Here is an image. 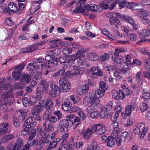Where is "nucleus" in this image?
Returning <instances> with one entry per match:
<instances>
[{"mask_svg": "<svg viewBox=\"0 0 150 150\" xmlns=\"http://www.w3.org/2000/svg\"><path fill=\"white\" fill-rule=\"evenodd\" d=\"M74 69L71 70V73L72 75H77L79 74H81L84 72V71L81 68L78 66H75L74 64V67H72Z\"/></svg>", "mask_w": 150, "mask_h": 150, "instance_id": "4be33fe9", "label": "nucleus"}, {"mask_svg": "<svg viewBox=\"0 0 150 150\" xmlns=\"http://www.w3.org/2000/svg\"><path fill=\"white\" fill-rule=\"evenodd\" d=\"M105 92L104 90L99 89L94 93H91V94L98 98L102 97L104 96Z\"/></svg>", "mask_w": 150, "mask_h": 150, "instance_id": "c85d7f7f", "label": "nucleus"}, {"mask_svg": "<svg viewBox=\"0 0 150 150\" xmlns=\"http://www.w3.org/2000/svg\"><path fill=\"white\" fill-rule=\"evenodd\" d=\"M90 100H89V105L88 106L87 112H90V110H94L98 108V105L100 103V101L98 98L95 97L91 93L90 94Z\"/></svg>", "mask_w": 150, "mask_h": 150, "instance_id": "20e7f679", "label": "nucleus"}, {"mask_svg": "<svg viewBox=\"0 0 150 150\" xmlns=\"http://www.w3.org/2000/svg\"><path fill=\"white\" fill-rule=\"evenodd\" d=\"M36 124V121L34 117H29L27 118L23 125V130L21 132V135L25 136L27 134L30 129L31 127H34Z\"/></svg>", "mask_w": 150, "mask_h": 150, "instance_id": "f257e3e1", "label": "nucleus"}, {"mask_svg": "<svg viewBox=\"0 0 150 150\" xmlns=\"http://www.w3.org/2000/svg\"><path fill=\"white\" fill-rule=\"evenodd\" d=\"M36 64L35 62L30 63L27 65V69L29 71V73L30 74L36 70Z\"/></svg>", "mask_w": 150, "mask_h": 150, "instance_id": "7c9ffc66", "label": "nucleus"}, {"mask_svg": "<svg viewBox=\"0 0 150 150\" xmlns=\"http://www.w3.org/2000/svg\"><path fill=\"white\" fill-rule=\"evenodd\" d=\"M60 91L65 92L69 91L71 88V84L67 80L62 78L59 81Z\"/></svg>", "mask_w": 150, "mask_h": 150, "instance_id": "6e6552de", "label": "nucleus"}, {"mask_svg": "<svg viewBox=\"0 0 150 150\" xmlns=\"http://www.w3.org/2000/svg\"><path fill=\"white\" fill-rule=\"evenodd\" d=\"M15 137V136L13 134L5 135L2 137L1 140L3 143H6L9 140L13 139Z\"/></svg>", "mask_w": 150, "mask_h": 150, "instance_id": "5701e85b", "label": "nucleus"}, {"mask_svg": "<svg viewBox=\"0 0 150 150\" xmlns=\"http://www.w3.org/2000/svg\"><path fill=\"white\" fill-rule=\"evenodd\" d=\"M86 59L91 61H96L98 59L99 57L94 52H90L86 54Z\"/></svg>", "mask_w": 150, "mask_h": 150, "instance_id": "aec40b11", "label": "nucleus"}, {"mask_svg": "<svg viewBox=\"0 0 150 150\" xmlns=\"http://www.w3.org/2000/svg\"><path fill=\"white\" fill-rule=\"evenodd\" d=\"M50 113H51V112H50L49 111L47 110L46 111L44 115V117L46 119H47L51 124L56 123L58 120L57 118L54 116L49 117Z\"/></svg>", "mask_w": 150, "mask_h": 150, "instance_id": "2eb2a0df", "label": "nucleus"}, {"mask_svg": "<svg viewBox=\"0 0 150 150\" xmlns=\"http://www.w3.org/2000/svg\"><path fill=\"white\" fill-rule=\"evenodd\" d=\"M13 89L12 86L11 85L9 84H5L4 86L1 85L0 87V93H1L4 90H5L7 92L9 91L11 92Z\"/></svg>", "mask_w": 150, "mask_h": 150, "instance_id": "473e14b6", "label": "nucleus"}, {"mask_svg": "<svg viewBox=\"0 0 150 150\" xmlns=\"http://www.w3.org/2000/svg\"><path fill=\"white\" fill-rule=\"evenodd\" d=\"M125 51L124 49L122 48H116L115 50V52L112 56L115 57H119V53L120 52H124Z\"/></svg>", "mask_w": 150, "mask_h": 150, "instance_id": "864d4df0", "label": "nucleus"}, {"mask_svg": "<svg viewBox=\"0 0 150 150\" xmlns=\"http://www.w3.org/2000/svg\"><path fill=\"white\" fill-rule=\"evenodd\" d=\"M62 108L64 111H68L71 108V105L69 100L67 99H64L62 100Z\"/></svg>", "mask_w": 150, "mask_h": 150, "instance_id": "f3484780", "label": "nucleus"}, {"mask_svg": "<svg viewBox=\"0 0 150 150\" xmlns=\"http://www.w3.org/2000/svg\"><path fill=\"white\" fill-rule=\"evenodd\" d=\"M90 70L89 76L92 78H97L99 76H103V73L98 66L91 68Z\"/></svg>", "mask_w": 150, "mask_h": 150, "instance_id": "9d476101", "label": "nucleus"}, {"mask_svg": "<svg viewBox=\"0 0 150 150\" xmlns=\"http://www.w3.org/2000/svg\"><path fill=\"white\" fill-rule=\"evenodd\" d=\"M22 77L23 81L26 82L27 83L29 82L31 78L30 75L28 74H25L23 75Z\"/></svg>", "mask_w": 150, "mask_h": 150, "instance_id": "bf43d9fd", "label": "nucleus"}, {"mask_svg": "<svg viewBox=\"0 0 150 150\" xmlns=\"http://www.w3.org/2000/svg\"><path fill=\"white\" fill-rule=\"evenodd\" d=\"M72 49L71 48L65 47L63 49L62 52L64 55H67L72 53Z\"/></svg>", "mask_w": 150, "mask_h": 150, "instance_id": "3c124183", "label": "nucleus"}, {"mask_svg": "<svg viewBox=\"0 0 150 150\" xmlns=\"http://www.w3.org/2000/svg\"><path fill=\"white\" fill-rule=\"evenodd\" d=\"M43 127L44 131H46L48 132H52L54 129V126L53 125L50 124L47 125V123L46 122H45L43 124Z\"/></svg>", "mask_w": 150, "mask_h": 150, "instance_id": "bb28decb", "label": "nucleus"}, {"mask_svg": "<svg viewBox=\"0 0 150 150\" xmlns=\"http://www.w3.org/2000/svg\"><path fill=\"white\" fill-rule=\"evenodd\" d=\"M10 127L0 128V135H3L6 134H9L11 132Z\"/></svg>", "mask_w": 150, "mask_h": 150, "instance_id": "a18cd8bd", "label": "nucleus"}, {"mask_svg": "<svg viewBox=\"0 0 150 150\" xmlns=\"http://www.w3.org/2000/svg\"><path fill=\"white\" fill-rule=\"evenodd\" d=\"M13 98H10L6 99H4V104L5 105H11L13 103Z\"/></svg>", "mask_w": 150, "mask_h": 150, "instance_id": "69168bd1", "label": "nucleus"}, {"mask_svg": "<svg viewBox=\"0 0 150 150\" xmlns=\"http://www.w3.org/2000/svg\"><path fill=\"white\" fill-rule=\"evenodd\" d=\"M116 143L117 144V139L113 137L109 136L107 140V146L110 147H112Z\"/></svg>", "mask_w": 150, "mask_h": 150, "instance_id": "cd10ccee", "label": "nucleus"}, {"mask_svg": "<svg viewBox=\"0 0 150 150\" xmlns=\"http://www.w3.org/2000/svg\"><path fill=\"white\" fill-rule=\"evenodd\" d=\"M50 87L52 91L49 92L50 95L52 97H56L59 94V88L58 85L52 83L50 85Z\"/></svg>", "mask_w": 150, "mask_h": 150, "instance_id": "dca6fc26", "label": "nucleus"}, {"mask_svg": "<svg viewBox=\"0 0 150 150\" xmlns=\"http://www.w3.org/2000/svg\"><path fill=\"white\" fill-rule=\"evenodd\" d=\"M8 8L11 12L16 13L18 12V8L16 4L13 2H11L8 5Z\"/></svg>", "mask_w": 150, "mask_h": 150, "instance_id": "c756f323", "label": "nucleus"}, {"mask_svg": "<svg viewBox=\"0 0 150 150\" xmlns=\"http://www.w3.org/2000/svg\"><path fill=\"white\" fill-rule=\"evenodd\" d=\"M61 144V146L59 150H67L68 148H70V146L71 145L70 143L69 142H66V144H64L62 143Z\"/></svg>", "mask_w": 150, "mask_h": 150, "instance_id": "de8ad7c7", "label": "nucleus"}, {"mask_svg": "<svg viewBox=\"0 0 150 150\" xmlns=\"http://www.w3.org/2000/svg\"><path fill=\"white\" fill-rule=\"evenodd\" d=\"M57 49H55L53 51L49 50L47 52V55L45 57V59L50 63H52L54 66L58 65V61L59 60L55 56L58 54L57 52Z\"/></svg>", "mask_w": 150, "mask_h": 150, "instance_id": "7ed1b4c3", "label": "nucleus"}, {"mask_svg": "<svg viewBox=\"0 0 150 150\" xmlns=\"http://www.w3.org/2000/svg\"><path fill=\"white\" fill-rule=\"evenodd\" d=\"M1 97L4 99H6L10 98H13V96L11 92L9 91L3 93Z\"/></svg>", "mask_w": 150, "mask_h": 150, "instance_id": "e433bc0d", "label": "nucleus"}, {"mask_svg": "<svg viewBox=\"0 0 150 150\" xmlns=\"http://www.w3.org/2000/svg\"><path fill=\"white\" fill-rule=\"evenodd\" d=\"M40 83L42 85L43 90L46 91L48 90V88L50 85V82L47 81L46 80L42 79L41 80Z\"/></svg>", "mask_w": 150, "mask_h": 150, "instance_id": "ea45409f", "label": "nucleus"}, {"mask_svg": "<svg viewBox=\"0 0 150 150\" xmlns=\"http://www.w3.org/2000/svg\"><path fill=\"white\" fill-rule=\"evenodd\" d=\"M61 141V139L59 138H57L55 139L54 140L51 142L49 144L50 146L53 148L56 147L60 142Z\"/></svg>", "mask_w": 150, "mask_h": 150, "instance_id": "79ce46f5", "label": "nucleus"}, {"mask_svg": "<svg viewBox=\"0 0 150 150\" xmlns=\"http://www.w3.org/2000/svg\"><path fill=\"white\" fill-rule=\"evenodd\" d=\"M95 133L93 132V126L92 127L91 129H88L86 130L83 135V138L86 140L89 139L91 137L92 134Z\"/></svg>", "mask_w": 150, "mask_h": 150, "instance_id": "6ab92c4d", "label": "nucleus"}, {"mask_svg": "<svg viewBox=\"0 0 150 150\" xmlns=\"http://www.w3.org/2000/svg\"><path fill=\"white\" fill-rule=\"evenodd\" d=\"M139 36L142 39H144L148 37L150 35V32L146 29H143L140 31Z\"/></svg>", "mask_w": 150, "mask_h": 150, "instance_id": "a878e982", "label": "nucleus"}, {"mask_svg": "<svg viewBox=\"0 0 150 150\" xmlns=\"http://www.w3.org/2000/svg\"><path fill=\"white\" fill-rule=\"evenodd\" d=\"M88 8L87 9L94 12H99L102 10V8L101 6L96 4H91L87 5Z\"/></svg>", "mask_w": 150, "mask_h": 150, "instance_id": "a211bd4d", "label": "nucleus"}, {"mask_svg": "<svg viewBox=\"0 0 150 150\" xmlns=\"http://www.w3.org/2000/svg\"><path fill=\"white\" fill-rule=\"evenodd\" d=\"M79 50H77V53L80 54V57L81 58L84 57L85 56L84 54H83V53L86 52L88 51V49L87 48H81L79 49Z\"/></svg>", "mask_w": 150, "mask_h": 150, "instance_id": "603ef678", "label": "nucleus"}, {"mask_svg": "<svg viewBox=\"0 0 150 150\" xmlns=\"http://www.w3.org/2000/svg\"><path fill=\"white\" fill-rule=\"evenodd\" d=\"M23 141L21 138L17 139L16 142L14 144L17 150H20L23 145Z\"/></svg>", "mask_w": 150, "mask_h": 150, "instance_id": "72a5a7b5", "label": "nucleus"}, {"mask_svg": "<svg viewBox=\"0 0 150 150\" xmlns=\"http://www.w3.org/2000/svg\"><path fill=\"white\" fill-rule=\"evenodd\" d=\"M91 110H90V112L89 113L87 112L88 115L92 118L96 117L98 115V112L96 111L92 112Z\"/></svg>", "mask_w": 150, "mask_h": 150, "instance_id": "0e129e2a", "label": "nucleus"}, {"mask_svg": "<svg viewBox=\"0 0 150 150\" xmlns=\"http://www.w3.org/2000/svg\"><path fill=\"white\" fill-rule=\"evenodd\" d=\"M148 130V128L145 126L143 122H139L134 126V132L136 134H139L140 137H143L145 135Z\"/></svg>", "mask_w": 150, "mask_h": 150, "instance_id": "f03ea898", "label": "nucleus"}, {"mask_svg": "<svg viewBox=\"0 0 150 150\" xmlns=\"http://www.w3.org/2000/svg\"><path fill=\"white\" fill-rule=\"evenodd\" d=\"M112 59L115 62L118 64H122L124 62L123 57L121 56L115 57L114 56H112Z\"/></svg>", "mask_w": 150, "mask_h": 150, "instance_id": "37998d69", "label": "nucleus"}, {"mask_svg": "<svg viewBox=\"0 0 150 150\" xmlns=\"http://www.w3.org/2000/svg\"><path fill=\"white\" fill-rule=\"evenodd\" d=\"M85 9V6L80 4V6L76 7L74 11L76 13L82 12Z\"/></svg>", "mask_w": 150, "mask_h": 150, "instance_id": "09e8293b", "label": "nucleus"}, {"mask_svg": "<svg viewBox=\"0 0 150 150\" xmlns=\"http://www.w3.org/2000/svg\"><path fill=\"white\" fill-rule=\"evenodd\" d=\"M36 132L35 129H32L29 132L28 131V133L30 136L29 137V139H33V138L36 134Z\"/></svg>", "mask_w": 150, "mask_h": 150, "instance_id": "13d9d810", "label": "nucleus"}, {"mask_svg": "<svg viewBox=\"0 0 150 150\" xmlns=\"http://www.w3.org/2000/svg\"><path fill=\"white\" fill-rule=\"evenodd\" d=\"M109 54L108 53H105L100 57V60L103 62L110 58Z\"/></svg>", "mask_w": 150, "mask_h": 150, "instance_id": "052dcab7", "label": "nucleus"}, {"mask_svg": "<svg viewBox=\"0 0 150 150\" xmlns=\"http://www.w3.org/2000/svg\"><path fill=\"white\" fill-rule=\"evenodd\" d=\"M37 130L41 138L40 142L41 144H47L51 140L50 136L49 133H47L43 130L42 126L39 125L37 126Z\"/></svg>", "mask_w": 150, "mask_h": 150, "instance_id": "39448f33", "label": "nucleus"}, {"mask_svg": "<svg viewBox=\"0 0 150 150\" xmlns=\"http://www.w3.org/2000/svg\"><path fill=\"white\" fill-rule=\"evenodd\" d=\"M138 50L142 54L145 55L147 54L148 57L145 61L144 68L145 69L149 71H150V52H148L146 48L140 47L138 48Z\"/></svg>", "mask_w": 150, "mask_h": 150, "instance_id": "0eeeda50", "label": "nucleus"}, {"mask_svg": "<svg viewBox=\"0 0 150 150\" xmlns=\"http://www.w3.org/2000/svg\"><path fill=\"white\" fill-rule=\"evenodd\" d=\"M122 132V129H112V132L110 136L117 139V144L118 146L120 145L122 143L121 139L118 134Z\"/></svg>", "mask_w": 150, "mask_h": 150, "instance_id": "ddd939ff", "label": "nucleus"}, {"mask_svg": "<svg viewBox=\"0 0 150 150\" xmlns=\"http://www.w3.org/2000/svg\"><path fill=\"white\" fill-rule=\"evenodd\" d=\"M109 21L111 25H115L117 28H118V25L121 24L120 21L114 16L110 17L109 18Z\"/></svg>", "mask_w": 150, "mask_h": 150, "instance_id": "393cba45", "label": "nucleus"}, {"mask_svg": "<svg viewBox=\"0 0 150 150\" xmlns=\"http://www.w3.org/2000/svg\"><path fill=\"white\" fill-rule=\"evenodd\" d=\"M99 148L97 143L95 141H93L91 146H89L86 150H99Z\"/></svg>", "mask_w": 150, "mask_h": 150, "instance_id": "58836bf2", "label": "nucleus"}, {"mask_svg": "<svg viewBox=\"0 0 150 150\" xmlns=\"http://www.w3.org/2000/svg\"><path fill=\"white\" fill-rule=\"evenodd\" d=\"M42 2V1L41 0H40L38 1L34 2L33 7L35 9V11L34 12L39 9L40 7V4H41Z\"/></svg>", "mask_w": 150, "mask_h": 150, "instance_id": "4d7b16f0", "label": "nucleus"}, {"mask_svg": "<svg viewBox=\"0 0 150 150\" xmlns=\"http://www.w3.org/2000/svg\"><path fill=\"white\" fill-rule=\"evenodd\" d=\"M140 110L142 112L148 110L150 111V107L148 106V104L146 103V100L143 102L140 105Z\"/></svg>", "mask_w": 150, "mask_h": 150, "instance_id": "f704fd0d", "label": "nucleus"}, {"mask_svg": "<svg viewBox=\"0 0 150 150\" xmlns=\"http://www.w3.org/2000/svg\"><path fill=\"white\" fill-rule=\"evenodd\" d=\"M110 4L111 5V2L107 0L101 2L100 4L101 7H102V9H103L105 10L108 8Z\"/></svg>", "mask_w": 150, "mask_h": 150, "instance_id": "a19ab883", "label": "nucleus"}, {"mask_svg": "<svg viewBox=\"0 0 150 150\" xmlns=\"http://www.w3.org/2000/svg\"><path fill=\"white\" fill-rule=\"evenodd\" d=\"M137 104L134 100H133L130 104L126 107L125 110V114L126 115L129 116L131 115L132 111H134L136 108Z\"/></svg>", "mask_w": 150, "mask_h": 150, "instance_id": "f8f14e48", "label": "nucleus"}, {"mask_svg": "<svg viewBox=\"0 0 150 150\" xmlns=\"http://www.w3.org/2000/svg\"><path fill=\"white\" fill-rule=\"evenodd\" d=\"M141 5L139 3H131L128 2L127 4V7L133 10H139L140 8L138 7L140 6Z\"/></svg>", "mask_w": 150, "mask_h": 150, "instance_id": "b1692460", "label": "nucleus"}, {"mask_svg": "<svg viewBox=\"0 0 150 150\" xmlns=\"http://www.w3.org/2000/svg\"><path fill=\"white\" fill-rule=\"evenodd\" d=\"M125 86H122V88H124L123 90L125 96H128L131 95L133 93L132 91L129 89L128 88H125Z\"/></svg>", "mask_w": 150, "mask_h": 150, "instance_id": "6e6d98bb", "label": "nucleus"}, {"mask_svg": "<svg viewBox=\"0 0 150 150\" xmlns=\"http://www.w3.org/2000/svg\"><path fill=\"white\" fill-rule=\"evenodd\" d=\"M123 18L126 22L129 23L130 24L134 22V19L131 17L127 15H124L123 16Z\"/></svg>", "mask_w": 150, "mask_h": 150, "instance_id": "680f3d73", "label": "nucleus"}, {"mask_svg": "<svg viewBox=\"0 0 150 150\" xmlns=\"http://www.w3.org/2000/svg\"><path fill=\"white\" fill-rule=\"evenodd\" d=\"M73 124V122L69 120H62L59 122L57 127L59 129L61 132H66L68 130V127H72Z\"/></svg>", "mask_w": 150, "mask_h": 150, "instance_id": "423d86ee", "label": "nucleus"}, {"mask_svg": "<svg viewBox=\"0 0 150 150\" xmlns=\"http://www.w3.org/2000/svg\"><path fill=\"white\" fill-rule=\"evenodd\" d=\"M40 104L42 105L44 108H47L46 111H49L50 112L51 111L49 109L51 108L53 104V101L50 99H47V100H45V99H43L42 100H40Z\"/></svg>", "mask_w": 150, "mask_h": 150, "instance_id": "4468645a", "label": "nucleus"}, {"mask_svg": "<svg viewBox=\"0 0 150 150\" xmlns=\"http://www.w3.org/2000/svg\"><path fill=\"white\" fill-rule=\"evenodd\" d=\"M25 65V63H23L13 69L12 77L14 80H16L19 79L22 70L24 68Z\"/></svg>", "mask_w": 150, "mask_h": 150, "instance_id": "1a4fd4ad", "label": "nucleus"}, {"mask_svg": "<svg viewBox=\"0 0 150 150\" xmlns=\"http://www.w3.org/2000/svg\"><path fill=\"white\" fill-rule=\"evenodd\" d=\"M31 76L35 80L40 79L42 77V73L40 71L38 70H35L30 74Z\"/></svg>", "mask_w": 150, "mask_h": 150, "instance_id": "2f4dec72", "label": "nucleus"}, {"mask_svg": "<svg viewBox=\"0 0 150 150\" xmlns=\"http://www.w3.org/2000/svg\"><path fill=\"white\" fill-rule=\"evenodd\" d=\"M43 107L42 105H37L34 106L32 109V111L33 114L36 115L37 114H39L42 112L43 110Z\"/></svg>", "mask_w": 150, "mask_h": 150, "instance_id": "412c9836", "label": "nucleus"}, {"mask_svg": "<svg viewBox=\"0 0 150 150\" xmlns=\"http://www.w3.org/2000/svg\"><path fill=\"white\" fill-rule=\"evenodd\" d=\"M80 54L76 52V53L69 55L67 57V60L69 61H75L78 58H80Z\"/></svg>", "mask_w": 150, "mask_h": 150, "instance_id": "c9c22d12", "label": "nucleus"}, {"mask_svg": "<svg viewBox=\"0 0 150 150\" xmlns=\"http://www.w3.org/2000/svg\"><path fill=\"white\" fill-rule=\"evenodd\" d=\"M74 63L72 62H70L68 60L63 63V68L67 69L69 68L72 69V67H74Z\"/></svg>", "mask_w": 150, "mask_h": 150, "instance_id": "4c0bfd02", "label": "nucleus"}, {"mask_svg": "<svg viewBox=\"0 0 150 150\" xmlns=\"http://www.w3.org/2000/svg\"><path fill=\"white\" fill-rule=\"evenodd\" d=\"M93 127V132L99 135H101L104 133L107 130L106 127L100 124L94 125Z\"/></svg>", "mask_w": 150, "mask_h": 150, "instance_id": "9b49d317", "label": "nucleus"}, {"mask_svg": "<svg viewBox=\"0 0 150 150\" xmlns=\"http://www.w3.org/2000/svg\"><path fill=\"white\" fill-rule=\"evenodd\" d=\"M18 112L19 113V114H20L21 117L22 118V121L24 120L25 118L27 115V114L26 112L22 110H20L18 111Z\"/></svg>", "mask_w": 150, "mask_h": 150, "instance_id": "338daca9", "label": "nucleus"}, {"mask_svg": "<svg viewBox=\"0 0 150 150\" xmlns=\"http://www.w3.org/2000/svg\"><path fill=\"white\" fill-rule=\"evenodd\" d=\"M112 103L110 102L105 107L103 108V110L105 112H108L111 111L112 110Z\"/></svg>", "mask_w": 150, "mask_h": 150, "instance_id": "5fc2aeb1", "label": "nucleus"}, {"mask_svg": "<svg viewBox=\"0 0 150 150\" xmlns=\"http://www.w3.org/2000/svg\"><path fill=\"white\" fill-rule=\"evenodd\" d=\"M24 85L21 82H16L14 83V87L15 89H22L24 88Z\"/></svg>", "mask_w": 150, "mask_h": 150, "instance_id": "8fccbe9b", "label": "nucleus"}, {"mask_svg": "<svg viewBox=\"0 0 150 150\" xmlns=\"http://www.w3.org/2000/svg\"><path fill=\"white\" fill-rule=\"evenodd\" d=\"M122 136L124 137L125 140H127L129 142H131L132 140V137L130 134L127 132H124L122 134Z\"/></svg>", "mask_w": 150, "mask_h": 150, "instance_id": "49530a36", "label": "nucleus"}, {"mask_svg": "<svg viewBox=\"0 0 150 150\" xmlns=\"http://www.w3.org/2000/svg\"><path fill=\"white\" fill-rule=\"evenodd\" d=\"M27 144L28 146H35L37 145L38 143L35 139H30L28 138V139L27 142Z\"/></svg>", "mask_w": 150, "mask_h": 150, "instance_id": "c03bdc74", "label": "nucleus"}, {"mask_svg": "<svg viewBox=\"0 0 150 150\" xmlns=\"http://www.w3.org/2000/svg\"><path fill=\"white\" fill-rule=\"evenodd\" d=\"M31 52L38 49L39 47L37 43L33 44L29 46Z\"/></svg>", "mask_w": 150, "mask_h": 150, "instance_id": "e2e57ef3", "label": "nucleus"}, {"mask_svg": "<svg viewBox=\"0 0 150 150\" xmlns=\"http://www.w3.org/2000/svg\"><path fill=\"white\" fill-rule=\"evenodd\" d=\"M141 2L143 6H146L150 9V1H146L144 0H141Z\"/></svg>", "mask_w": 150, "mask_h": 150, "instance_id": "774afa93", "label": "nucleus"}]
</instances>
